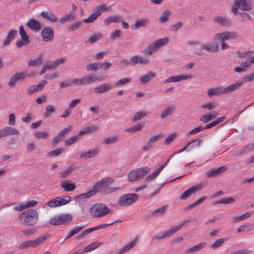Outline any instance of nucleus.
<instances>
[{
	"label": "nucleus",
	"mask_w": 254,
	"mask_h": 254,
	"mask_svg": "<svg viewBox=\"0 0 254 254\" xmlns=\"http://www.w3.org/2000/svg\"><path fill=\"white\" fill-rule=\"evenodd\" d=\"M138 198L136 193H129L122 195L118 200V204L122 207H128L134 203Z\"/></svg>",
	"instance_id": "nucleus-4"
},
{
	"label": "nucleus",
	"mask_w": 254,
	"mask_h": 254,
	"mask_svg": "<svg viewBox=\"0 0 254 254\" xmlns=\"http://www.w3.org/2000/svg\"><path fill=\"white\" fill-rule=\"evenodd\" d=\"M150 171L149 168L144 167L130 171L128 174V179L130 182H134L142 179Z\"/></svg>",
	"instance_id": "nucleus-6"
},
{
	"label": "nucleus",
	"mask_w": 254,
	"mask_h": 254,
	"mask_svg": "<svg viewBox=\"0 0 254 254\" xmlns=\"http://www.w3.org/2000/svg\"><path fill=\"white\" fill-rule=\"evenodd\" d=\"M55 112V107L52 105H48L45 109V112L44 113L43 116L45 118H47L49 117L51 114Z\"/></svg>",
	"instance_id": "nucleus-51"
},
{
	"label": "nucleus",
	"mask_w": 254,
	"mask_h": 254,
	"mask_svg": "<svg viewBox=\"0 0 254 254\" xmlns=\"http://www.w3.org/2000/svg\"><path fill=\"white\" fill-rule=\"evenodd\" d=\"M222 173V167H220L217 169H211L208 171L206 174L207 178L215 177Z\"/></svg>",
	"instance_id": "nucleus-34"
},
{
	"label": "nucleus",
	"mask_w": 254,
	"mask_h": 254,
	"mask_svg": "<svg viewBox=\"0 0 254 254\" xmlns=\"http://www.w3.org/2000/svg\"><path fill=\"white\" fill-rule=\"evenodd\" d=\"M171 15V12L169 10H165L163 12L162 15L160 17V21L161 23H165L169 19Z\"/></svg>",
	"instance_id": "nucleus-61"
},
{
	"label": "nucleus",
	"mask_w": 254,
	"mask_h": 254,
	"mask_svg": "<svg viewBox=\"0 0 254 254\" xmlns=\"http://www.w3.org/2000/svg\"><path fill=\"white\" fill-rule=\"evenodd\" d=\"M114 182V180L112 178H105L101 181L97 182L93 187V190L95 191L96 194L97 192H100L104 194H109L118 190L120 187H109Z\"/></svg>",
	"instance_id": "nucleus-1"
},
{
	"label": "nucleus",
	"mask_w": 254,
	"mask_h": 254,
	"mask_svg": "<svg viewBox=\"0 0 254 254\" xmlns=\"http://www.w3.org/2000/svg\"><path fill=\"white\" fill-rule=\"evenodd\" d=\"M79 136L78 135V134H74L71 137H70L68 139L65 140V145L66 146H70L73 144L74 143L77 141L78 140H79Z\"/></svg>",
	"instance_id": "nucleus-50"
},
{
	"label": "nucleus",
	"mask_w": 254,
	"mask_h": 254,
	"mask_svg": "<svg viewBox=\"0 0 254 254\" xmlns=\"http://www.w3.org/2000/svg\"><path fill=\"white\" fill-rule=\"evenodd\" d=\"M119 140L118 136H110L106 138L103 141L104 144H113L116 143Z\"/></svg>",
	"instance_id": "nucleus-54"
},
{
	"label": "nucleus",
	"mask_w": 254,
	"mask_h": 254,
	"mask_svg": "<svg viewBox=\"0 0 254 254\" xmlns=\"http://www.w3.org/2000/svg\"><path fill=\"white\" fill-rule=\"evenodd\" d=\"M222 121V117L219 118L216 120L211 122L210 124L206 125L205 127H204V128H205V129L210 128L216 126L217 124H218Z\"/></svg>",
	"instance_id": "nucleus-63"
},
{
	"label": "nucleus",
	"mask_w": 254,
	"mask_h": 254,
	"mask_svg": "<svg viewBox=\"0 0 254 254\" xmlns=\"http://www.w3.org/2000/svg\"><path fill=\"white\" fill-rule=\"evenodd\" d=\"M17 35V32L16 30L13 29L10 30L3 42V46L9 45L11 42L15 38Z\"/></svg>",
	"instance_id": "nucleus-22"
},
{
	"label": "nucleus",
	"mask_w": 254,
	"mask_h": 254,
	"mask_svg": "<svg viewBox=\"0 0 254 254\" xmlns=\"http://www.w3.org/2000/svg\"><path fill=\"white\" fill-rule=\"evenodd\" d=\"M217 115V113L216 112H212L209 114L202 116L200 118V120L204 123H206L210 120L215 119Z\"/></svg>",
	"instance_id": "nucleus-31"
},
{
	"label": "nucleus",
	"mask_w": 254,
	"mask_h": 254,
	"mask_svg": "<svg viewBox=\"0 0 254 254\" xmlns=\"http://www.w3.org/2000/svg\"><path fill=\"white\" fill-rule=\"evenodd\" d=\"M75 18V16L74 13L73 12H69L66 14L64 16L61 18L59 21L61 24H63L66 21H71L74 20Z\"/></svg>",
	"instance_id": "nucleus-40"
},
{
	"label": "nucleus",
	"mask_w": 254,
	"mask_h": 254,
	"mask_svg": "<svg viewBox=\"0 0 254 254\" xmlns=\"http://www.w3.org/2000/svg\"><path fill=\"white\" fill-rule=\"evenodd\" d=\"M138 237H136L132 242H130L128 244H127L119 252V254H122L124 253H126L130 249H131L132 247H133L138 242Z\"/></svg>",
	"instance_id": "nucleus-30"
},
{
	"label": "nucleus",
	"mask_w": 254,
	"mask_h": 254,
	"mask_svg": "<svg viewBox=\"0 0 254 254\" xmlns=\"http://www.w3.org/2000/svg\"><path fill=\"white\" fill-rule=\"evenodd\" d=\"M61 187L65 191H71L76 188L75 184L67 180L62 181L61 183Z\"/></svg>",
	"instance_id": "nucleus-21"
},
{
	"label": "nucleus",
	"mask_w": 254,
	"mask_h": 254,
	"mask_svg": "<svg viewBox=\"0 0 254 254\" xmlns=\"http://www.w3.org/2000/svg\"><path fill=\"white\" fill-rule=\"evenodd\" d=\"M34 136L37 139H46L49 136V134L45 131H36L34 133Z\"/></svg>",
	"instance_id": "nucleus-55"
},
{
	"label": "nucleus",
	"mask_w": 254,
	"mask_h": 254,
	"mask_svg": "<svg viewBox=\"0 0 254 254\" xmlns=\"http://www.w3.org/2000/svg\"><path fill=\"white\" fill-rule=\"evenodd\" d=\"M46 236L38 237L35 240L23 242L20 246L21 249H26L30 247L35 248L43 243L47 239Z\"/></svg>",
	"instance_id": "nucleus-8"
},
{
	"label": "nucleus",
	"mask_w": 254,
	"mask_h": 254,
	"mask_svg": "<svg viewBox=\"0 0 254 254\" xmlns=\"http://www.w3.org/2000/svg\"><path fill=\"white\" fill-rule=\"evenodd\" d=\"M61 225H67L70 223L72 217L71 215L68 214H62L60 215Z\"/></svg>",
	"instance_id": "nucleus-36"
},
{
	"label": "nucleus",
	"mask_w": 254,
	"mask_h": 254,
	"mask_svg": "<svg viewBox=\"0 0 254 254\" xmlns=\"http://www.w3.org/2000/svg\"><path fill=\"white\" fill-rule=\"evenodd\" d=\"M19 34L23 41L27 43H29L28 37L27 35L26 32L25 31L23 26H21L19 28Z\"/></svg>",
	"instance_id": "nucleus-59"
},
{
	"label": "nucleus",
	"mask_w": 254,
	"mask_h": 254,
	"mask_svg": "<svg viewBox=\"0 0 254 254\" xmlns=\"http://www.w3.org/2000/svg\"><path fill=\"white\" fill-rule=\"evenodd\" d=\"M100 15L93 9V12L89 15L88 18H85L82 21L85 23H92L95 21Z\"/></svg>",
	"instance_id": "nucleus-43"
},
{
	"label": "nucleus",
	"mask_w": 254,
	"mask_h": 254,
	"mask_svg": "<svg viewBox=\"0 0 254 254\" xmlns=\"http://www.w3.org/2000/svg\"><path fill=\"white\" fill-rule=\"evenodd\" d=\"M117 221L114 222H112V223H109V224H102L99 225L98 226H95V227H93L92 228L87 229L81 232V233L77 236V238L78 239H82L85 237L86 235L89 234L90 233L93 232L94 231L105 228L108 226H109L110 225L114 224Z\"/></svg>",
	"instance_id": "nucleus-10"
},
{
	"label": "nucleus",
	"mask_w": 254,
	"mask_h": 254,
	"mask_svg": "<svg viewBox=\"0 0 254 254\" xmlns=\"http://www.w3.org/2000/svg\"><path fill=\"white\" fill-rule=\"evenodd\" d=\"M175 109V107L173 105H171L165 108L161 114V118L164 119L172 115L174 112Z\"/></svg>",
	"instance_id": "nucleus-29"
},
{
	"label": "nucleus",
	"mask_w": 254,
	"mask_h": 254,
	"mask_svg": "<svg viewBox=\"0 0 254 254\" xmlns=\"http://www.w3.org/2000/svg\"><path fill=\"white\" fill-rule=\"evenodd\" d=\"M237 37V34L234 32L226 31L223 32V41L225 40L234 39Z\"/></svg>",
	"instance_id": "nucleus-53"
},
{
	"label": "nucleus",
	"mask_w": 254,
	"mask_h": 254,
	"mask_svg": "<svg viewBox=\"0 0 254 254\" xmlns=\"http://www.w3.org/2000/svg\"><path fill=\"white\" fill-rule=\"evenodd\" d=\"M167 208L168 206L167 205L163 206L153 211L152 214L154 216L162 215L166 212Z\"/></svg>",
	"instance_id": "nucleus-57"
},
{
	"label": "nucleus",
	"mask_w": 254,
	"mask_h": 254,
	"mask_svg": "<svg viewBox=\"0 0 254 254\" xmlns=\"http://www.w3.org/2000/svg\"><path fill=\"white\" fill-rule=\"evenodd\" d=\"M254 151V142L247 144L236 151L237 155L248 153Z\"/></svg>",
	"instance_id": "nucleus-23"
},
{
	"label": "nucleus",
	"mask_w": 254,
	"mask_h": 254,
	"mask_svg": "<svg viewBox=\"0 0 254 254\" xmlns=\"http://www.w3.org/2000/svg\"><path fill=\"white\" fill-rule=\"evenodd\" d=\"M83 84H89L92 82H95L97 80L96 75L95 74H89L82 77Z\"/></svg>",
	"instance_id": "nucleus-37"
},
{
	"label": "nucleus",
	"mask_w": 254,
	"mask_h": 254,
	"mask_svg": "<svg viewBox=\"0 0 254 254\" xmlns=\"http://www.w3.org/2000/svg\"><path fill=\"white\" fill-rule=\"evenodd\" d=\"M84 226H76L74 227L73 228H72L69 231L65 240L71 238L74 235H75V234L79 232L80 231H81L84 228Z\"/></svg>",
	"instance_id": "nucleus-38"
},
{
	"label": "nucleus",
	"mask_w": 254,
	"mask_h": 254,
	"mask_svg": "<svg viewBox=\"0 0 254 254\" xmlns=\"http://www.w3.org/2000/svg\"><path fill=\"white\" fill-rule=\"evenodd\" d=\"M122 17L120 15L110 16L105 19L104 23L105 25L108 26L112 23H119L120 22Z\"/></svg>",
	"instance_id": "nucleus-27"
},
{
	"label": "nucleus",
	"mask_w": 254,
	"mask_h": 254,
	"mask_svg": "<svg viewBox=\"0 0 254 254\" xmlns=\"http://www.w3.org/2000/svg\"><path fill=\"white\" fill-rule=\"evenodd\" d=\"M145 124L143 123H138L136 125L127 129V131L129 132H134L136 131H141L144 127Z\"/></svg>",
	"instance_id": "nucleus-47"
},
{
	"label": "nucleus",
	"mask_w": 254,
	"mask_h": 254,
	"mask_svg": "<svg viewBox=\"0 0 254 254\" xmlns=\"http://www.w3.org/2000/svg\"><path fill=\"white\" fill-rule=\"evenodd\" d=\"M254 229V224L252 223H246L240 226L238 229V233L246 232L251 231Z\"/></svg>",
	"instance_id": "nucleus-26"
},
{
	"label": "nucleus",
	"mask_w": 254,
	"mask_h": 254,
	"mask_svg": "<svg viewBox=\"0 0 254 254\" xmlns=\"http://www.w3.org/2000/svg\"><path fill=\"white\" fill-rule=\"evenodd\" d=\"M19 133L18 130L15 128L5 127L0 129V138L9 135H16Z\"/></svg>",
	"instance_id": "nucleus-12"
},
{
	"label": "nucleus",
	"mask_w": 254,
	"mask_h": 254,
	"mask_svg": "<svg viewBox=\"0 0 254 254\" xmlns=\"http://www.w3.org/2000/svg\"><path fill=\"white\" fill-rule=\"evenodd\" d=\"M104 243L103 242H94L92 243L84 248V252L85 253L91 252L93 250L98 248L100 246L103 245Z\"/></svg>",
	"instance_id": "nucleus-42"
},
{
	"label": "nucleus",
	"mask_w": 254,
	"mask_h": 254,
	"mask_svg": "<svg viewBox=\"0 0 254 254\" xmlns=\"http://www.w3.org/2000/svg\"><path fill=\"white\" fill-rule=\"evenodd\" d=\"M148 114V113L146 111H139L137 112L134 115L133 118L132 119V121L134 122L139 120L143 118V117L146 116Z\"/></svg>",
	"instance_id": "nucleus-52"
},
{
	"label": "nucleus",
	"mask_w": 254,
	"mask_h": 254,
	"mask_svg": "<svg viewBox=\"0 0 254 254\" xmlns=\"http://www.w3.org/2000/svg\"><path fill=\"white\" fill-rule=\"evenodd\" d=\"M131 81V79L129 78H124L120 79L115 84V86L116 87L122 86L127 84V83Z\"/></svg>",
	"instance_id": "nucleus-62"
},
{
	"label": "nucleus",
	"mask_w": 254,
	"mask_h": 254,
	"mask_svg": "<svg viewBox=\"0 0 254 254\" xmlns=\"http://www.w3.org/2000/svg\"><path fill=\"white\" fill-rule=\"evenodd\" d=\"M192 76L190 74H182L176 76H173L166 79L164 81L165 83H172V82H179L181 81L186 80L189 79H191Z\"/></svg>",
	"instance_id": "nucleus-11"
},
{
	"label": "nucleus",
	"mask_w": 254,
	"mask_h": 254,
	"mask_svg": "<svg viewBox=\"0 0 254 254\" xmlns=\"http://www.w3.org/2000/svg\"><path fill=\"white\" fill-rule=\"evenodd\" d=\"M27 26L35 31H39L41 29V23L34 18L30 19L27 23Z\"/></svg>",
	"instance_id": "nucleus-20"
},
{
	"label": "nucleus",
	"mask_w": 254,
	"mask_h": 254,
	"mask_svg": "<svg viewBox=\"0 0 254 254\" xmlns=\"http://www.w3.org/2000/svg\"><path fill=\"white\" fill-rule=\"evenodd\" d=\"M149 22L148 18H142L137 19L134 24L136 29L141 27H144Z\"/></svg>",
	"instance_id": "nucleus-45"
},
{
	"label": "nucleus",
	"mask_w": 254,
	"mask_h": 254,
	"mask_svg": "<svg viewBox=\"0 0 254 254\" xmlns=\"http://www.w3.org/2000/svg\"><path fill=\"white\" fill-rule=\"evenodd\" d=\"M169 42V39L165 37L163 38L159 39L153 43L158 49H161L162 47L167 45Z\"/></svg>",
	"instance_id": "nucleus-32"
},
{
	"label": "nucleus",
	"mask_w": 254,
	"mask_h": 254,
	"mask_svg": "<svg viewBox=\"0 0 254 254\" xmlns=\"http://www.w3.org/2000/svg\"><path fill=\"white\" fill-rule=\"evenodd\" d=\"M202 187L200 185H196L192 186L184 191L181 195L180 198L182 200L186 199L188 197L190 196L192 194L195 192L200 190Z\"/></svg>",
	"instance_id": "nucleus-15"
},
{
	"label": "nucleus",
	"mask_w": 254,
	"mask_h": 254,
	"mask_svg": "<svg viewBox=\"0 0 254 254\" xmlns=\"http://www.w3.org/2000/svg\"><path fill=\"white\" fill-rule=\"evenodd\" d=\"M43 41L49 42L54 38V32L52 27H45L41 32Z\"/></svg>",
	"instance_id": "nucleus-14"
},
{
	"label": "nucleus",
	"mask_w": 254,
	"mask_h": 254,
	"mask_svg": "<svg viewBox=\"0 0 254 254\" xmlns=\"http://www.w3.org/2000/svg\"><path fill=\"white\" fill-rule=\"evenodd\" d=\"M110 7H108L107 4H104L98 5L95 7L93 9L100 15L102 12L107 10Z\"/></svg>",
	"instance_id": "nucleus-56"
},
{
	"label": "nucleus",
	"mask_w": 254,
	"mask_h": 254,
	"mask_svg": "<svg viewBox=\"0 0 254 254\" xmlns=\"http://www.w3.org/2000/svg\"><path fill=\"white\" fill-rule=\"evenodd\" d=\"M40 15L43 18L46 19L49 21L52 22H56L57 21V18L52 13L48 11H42Z\"/></svg>",
	"instance_id": "nucleus-33"
},
{
	"label": "nucleus",
	"mask_w": 254,
	"mask_h": 254,
	"mask_svg": "<svg viewBox=\"0 0 254 254\" xmlns=\"http://www.w3.org/2000/svg\"><path fill=\"white\" fill-rule=\"evenodd\" d=\"M39 219V213L36 209H30L21 212L18 220L21 224L26 226L35 225Z\"/></svg>",
	"instance_id": "nucleus-2"
},
{
	"label": "nucleus",
	"mask_w": 254,
	"mask_h": 254,
	"mask_svg": "<svg viewBox=\"0 0 254 254\" xmlns=\"http://www.w3.org/2000/svg\"><path fill=\"white\" fill-rule=\"evenodd\" d=\"M81 24L82 22L81 21H77L68 26V31L69 32L74 31L77 30L81 26Z\"/></svg>",
	"instance_id": "nucleus-60"
},
{
	"label": "nucleus",
	"mask_w": 254,
	"mask_h": 254,
	"mask_svg": "<svg viewBox=\"0 0 254 254\" xmlns=\"http://www.w3.org/2000/svg\"><path fill=\"white\" fill-rule=\"evenodd\" d=\"M216 106V104L214 102H208L203 104L201 106V108L206 109L208 110H212L214 109Z\"/></svg>",
	"instance_id": "nucleus-64"
},
{
	"label": "nucleus",
	"mask_w": 254,
	"mask_h": 254,
	"mask_svg": "<svg viewBox=\"0 0 254 254\" xmlns=\"http://www.w3.org/2000/svg\"><path fill=\"white\" fill-rule=\"evenodd\" d=\"M253 4L251 0H235L234 6L232 7V12L236 14L238 9L242 11H249L252 9Z\"/></svg>",
	"instance_id": "nucleus-5"
},
{
	"label": "nucleus",
	"mask_w": 254,
	"mask_h": 254,
	"mask_svg": "<svg viewBox=\"0 0 254 254\" xmlns=\"http://www.w3.org/2000/svg\"><path fill=\"white\" fill-rule=\"evenodd\" d=\"M42 63V58L41 55L35 60H30L28 62V65L30 66H36L40 65Z\"/></svg>",
	"instance_id": "nucleus-49"
},
{
	"label": "nucleus",
	"mask_w": 254,
	"mask_h": 254,
	"mask_svg": "<svg viewBox=\"0 0 254 254\" xmlns=\"http://www.w3.org/2000/svg\"><path fill=\"white\" fill-rule=\"evenodd\" d=\"M183 224H181L178 225L172 226L168 231H165L167 238L170 237L176 232L180 230L182 228Z\"/></svg>",
	"instance_id": "nucleus-41"
},
{
	"label": "nucleus",
	"mask_w": 254,
	"mask_h": 254,
	"mask_svg": "<svg viewBox=\"0 0 254 254\" xmlns=\"http://www.w3.org/2000/svg\"><path fill=\"white\" fill-rule=\"evenodd\" d=\"M206 245V242H202L199 243L198 245H195L193 247H192L188 250H186V252L189 254H192L194 252H198L201 249H203L205 247Z\"/></svg>",
	"instance_id": "nucleus-28"
},
{
	"label": "nucleus",
	"mask_w": 254,
	"mask_h": 254,
	"mask_svg": "<svg viewBox=\"0 0 254 254\" xmlns=\"http://www.w3.org/2000/svg\"><path fill=\"white\" fill-rule=\"evenodd\" d=\"M88 71H96L100 67V63H95L88 64L87 66Z\"/></svg>",
	"instance_id": "nucleus-58"
},
{
	"label": "nucleus",
	"mask_w": 254,
	"mask_h": 254,
	"mask_svg": "<svg viewBox=\"0 0 254 254\" xmlns=\"http://www.w3.org/2000/svg\"><path fill=\"white\" fill-rule=\"evenodd\" d=\"M98 127L94 125H91L84 127L83 129L80 130L78 132L79 136H82L85 134L90 133L96 131Z\"/></svg>",
	"instance_id": "nucleus-25"
},
{
	"label": "nucleus",
	"mask_w": 254,
	"mask_h": 254,
	"mask_svg": "<svg viewBox=\"0 0 254 254\" xmlns=\"http://www.w3.org/2000/svg\"><path fill=\"white\" fill-rule=\"evenodd\" d=\"M201 48L208 52L215 53L218 51L219 46L216 43L211 42L201 45Z\"/></svg>",
	"instance_id": "nucleus-18"
},
{
	"label": "nucleus",
	"mask_w": 254,
	"mask_h": 254,
	"mask_svg": "<svg viewBox=\"0 0 254 254\" xmlns=\"http://www.w3.org/2000/svg\"><path fill=\"white\" fill-rule=\"evenodd\" d=\"M149 63L150 60L148 59L140 56H134L130 59V63L132 65H136L137 64H147Z\"/></svg>",
	"instance_id": "nucleus-16"
},
{
	"label": "nucleus",
	"mask_w": 254,
	"mask_h": 254,
	"mask_svg": "<svg viewBox=\"0 0 254 254\" xmlns=\"http://www.w3.org/2000/svg\"><path fill=\"white\" fill-rule=\"evenodd\" d=\"M254 213L253 211L247 212L241 215L237 216L233 218L232 220L234 222H239L241 221L245 220V219L249 218Z\"/></svg>",
	"instance_id": "nucleus-35"
},
{
	"label": "nucleus",
	"mask_w": 254,
	"mask_h": 254,
	"mask_svg": "<svg viewBox=\"0 0 254 254\" xmlns=\"http://www.w3.org/2000/svg\"><path fill=\"white\" fill-rule=\"evenodd\" d=\"M31 75L25 72H16L10 77L8 85L10 87H13L18 81H22L26 77H29Z\"/></svg>",
	"instance_id": "nucleus-9"
},
{
	"label": "nucleus",
	"mask_w": 254,
	"mask_h": 254,
	"mask_svg": "<svg viewBox=\"0 0 254 254\" xmlns=\"http://www.w3.org/2000/svg\"><path fill=\"white\" fill-rule=\"evenodd\" d=\"M99 152V148L96 147L91 150H88L86 152H82L80 155V158L88 159L95 157Z\"/></svg>",
	"instance_id": "nucleus-17"
},
{
	"label": "nucleus",
	"mask_w": 254,
	"mask_h": 254,
	"mask_svg": "<svg viewBox=\"0 0 254 254\" xmlns=\"http://www.w3.org/2000/svg\"><path fill=\"white\" fill-rule=\"evenodd\" d=\"M113 86L110 83H105L94 88V91L97 94L107 93L111 90Z\"/></svg>",
	"instance_id": "nucleus-13"
},
{
	"label": "nucleus",
	"mask_w": 254,
	"mask_h": 254,
	"mask_svg": "<svg viewBox=\"0 0 254 254\" xmlns=\"http://www.w3.org/2000/svg\"><path fill=\"white\" fill-rule=\"evenodd\" d=\"M243 84V81L237 82L235 83L230 85L223 88V93H228L232 92L235 90L238 89Z\"/></svg>",
	"instance_id": "nucleus-24"
},
{
	"label": "nucleus",
	"mask_w": 254,
	"mask_h": 254,
	"mask_svg": "<svg viewBox=\"0 0 254 254\" xmlns=\"http://www.w3.org/2000/svg\"><path fill=\"white\" fill-rule=\"evenodd\" d=\"M156 76V74L154 72L152 71H149L146 74L140 76L139 78V80L142 84L144 85L149 82L152 79L155 77Z\"/></svg>",
	"instance_id": "nucleus-19"
},
{
	"label": "nucleus",
	"mask_w": 254,
	"mask_h": 254,
	"mask_svg": "<svg viewBox=\"0 0 254 254\" xmlns=\"http://www.w3.org/2000/svg\"><path fill=\"white\" fill-rule=\"evenodd\" d=\"M110 209L104 203H97L89 210L90 215L94 218L104 217L110 213Z\"/></svg>",
	"instance_id": "nucleus-3"
},
{
	"label": "nucleus",
	"mask_w": 254,
	"mask_h": 254,
	"mask_svg": "<svg viewBox=\"0 0 254 254\" xmlns=\"http://www.w3.org/2000/svg\"><path fill=\"white\" fill-rule=\"evenodd\" d=\"M102 37V34L101 33L94 34L85 41V44H93L101 39Z\"/></svg>",
	"instance_id": "nucleus-46"
},
{
	"label": "nucleus",
	"mask_w": 254,
	"mask_h": 254,
	"mask_svg": "<svg viewBox=\"0 0 254 254\" xmlns=\"http://www.w3.org/2000/svg\"><path fill=\"white\" fill-rule=\"evenodd\" d=\"M222 92L221 87H215L213 88H209L207 90V95L209 97H212L214 96H218Z\"/></svg>",
	"instance_id": "nucleus-44"
},
{
	"label": "nucleus",
	"mask_w": 254,
	"mask_h": 254,
	"mask_svg": "<svg viewBox=\"0 0 254 254\" xmlns=\"http://www.w3.org/2000/svg\"><path fill=\"white\" fill-rule=\"evenodd\" d=\"M159 49L153 42L151 44L149 45L144 51V54L147 56H150L155 53Z\"/></svg>",
	"instance_id": "nucleus-39"
},
{
	"label": "nucleus",
	"mask_w": 254,
	"mask_h": 254,
	"mask_svg": "<svg viewBox=\"0 0 254 254\" xmlns=\"http://www.w3.org/2000/svg\"><path fill=\"white\" fill-rule=\"evenodd\" d=\"M57 65H56V63H55V62L54 61L53 62H52L50 64H45L40 72V74H43L44 73H45L46 71L48 69H55L57 67Z\"/></svg>",
	"instance_id": "nucleus-48"
},
{
	"label": "nucleus",
	"mask_w": 254,
	"mask_h": 254,
	"mask_svg": "<svg viewBox=\"0 0 254 254\" xmlns=\"http://www.w3.org/2000/svg\"><path fill=\"white\" fill-rule=\"evenodd\" d=\"M71 201V197L67 195L57 196L51 199L47 203L48 206L50 208H55L64 205Z\"/></svg>",
	"instance_id": "nucleus-7"
}]
</instances>
